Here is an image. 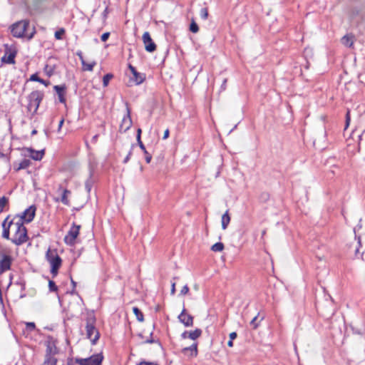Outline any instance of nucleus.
Wrapping results in <instances>:
<instances>
[{"instance_id":"1a4fd4ad","label":"nucleus","mask_w":365,"mask_h":365,"mask_svg":"<svg viewBox=\"0 0 365 365\" xmlns=\"http://www.w3.org/2000/svg\"><path fill=\"white\" fill-rule=\"evenodd\" d=\"M36 207L34 205H31L29 207L26 209L20 215L15 217L14 218H21L24 222H31L36 214Z\"/></svg>"},{"instance_id":"c9c22d12","label":"nucleus","mask_w":365,"mask_h":365,"mask_svg":"<svg viewBox=\"0 0 365 365\" xmlns=\"http://www.w3.org/2000/svg\"><path fill=\"white\" fill-rule=\"evenodd\" d=\"M351 121V115H350V110L347 109L345 116V128L344 129H346L350 123Z\"/></svg>"},{"instance_id":"7ed1b4c3","label":"nucleus","mask_w":365,"mask_h":365,"mask_svg":"<svg viewBox=\"0 0 365 365\" xmlns=\"http://www.w3.org/2000/svg\"><path fill=\"white\" fill-rule=\"evenodd\" d=\"M11 32L17 38L31 39L36 33L34 24H11Z\"/></svg>"},{"instance_id":"a18cd8bd","label":"nucleus","mask_w":365,"mask_h":365,"mask_svg":"<svg viewBox=\"0 0 365 365\" xmlns=\"http://www.w3.org/2000/svg\"><path fill=\"white\" fill-rule=\"evenodd\" d=\"M227 78H225L222 83V85L220 86V91H225L226 89V87H227Z\"/></svg>"},{"instance_id":"4468645a","label":"nucleus","mask_w":365,"mask_h":365,"mask_svg":"<svg viewBox=\"0 0 365 365\" xmlns=\"http://www.w3.org/2000/svg\"><path fill=\"white\" fill-rule=\"evenodd\" d=\"M143 41L145 46V50L148 52H152L155 50L156 46L152 41L150 36L148 32H145L143 35Z\"/></svg>"},{"instance_id":"2f4dec72","label":"nucleus","mask_w":365,"mask_h":365,"mask_svg":"<svg viewBox=\"0 0 365 365\" xmlns=\"http://www.w3.org/2000/svg\"><path fill=\"white\" fill-rule=\"evenodd\" d=\"M64 35H65V29H63V28H61L59 29L58 30H57L56 32H55V38L57 39V40H61L64 37Z\"/></svg>"},{"instance_id":"774afa93","label":"nucleus","mask_w":365,"mask_h":365,"mask_svg":"<svg viewBox=\"0 0 365 365\" xmlns=\"http://www.w3.org/2000/svg\"><path fill=\"white\" fill-rule=\"evenodd\" d=\"M71 282H72V284H73V287H75L76 286V282L73 280H71Z\"/></svg>"},{"instance_id":"4d7b16f0","label":"nucleus","mask_w":365,"mask_h":365,"mask_svg":"<svg viewBox=\"0 0 365 365\" xmlns=\"http://www.w3.org/2000/svg\"><path fill=\"white\" fill-rule=\"evenodd\" d=\"M138 365H158V364H153V363H149V362H146V361H142V362L139 363Z\"/></svg>"},{"instance_id":"0e129e2a","label":"nucleus","mask_w":365,"mask_h":365,"mask_svg":"<svg viewBox=\"0 0 365 365\" xmlns=\"http://www.w3.org/2000/svg\"><path fill=\"white\" fill-rule=\"evenodd\" d=\"M37 133V130H33L32 132H31V135H36Z\"/></svg>"},{"instance_id":"393cba45","label":"nucleus","mask_w":365,"mask_h":365,"mask_svg":"<svg viewBox=\"0 0 365 365\" xmlns=\"http://www.w3.org/2000/svg\"><path fill=\"white\" fill-rule=\"evenodd\" d=\"M361 246V237H357V242L354 243V245H349V250H352L354 252V255L356 257H358L359 255V247Z\"/></svg>"},{"instance_id":"5701e85b","label":"nucleus","mask_w":365,"mask_h":365,"mask_svg":"<svg viewBox=\"0 0 365 365\" xmlns=\"http://www.w3.org/2000/svg\"><path fill=\"white\" fill-rule=\"evenodd\" d=\"M31 165V160L29 159H24L20 163H14V168L16 171H19L20 170L26 169L29 168Z\"/></svg>"},{"instance_id":"a878e982","label":"nucleus","mask_w":365,"mask_h":365,"mask_svg":"<svg viewBox=\"0 0 365 365\" xmlns=\"http://www.w3.org/2000/svg\"><path fill=\"white\" fill-rule=\"evenodd\" d=\"M230 222V216L228 210H227L222 216V228L223 230L227 229L228 225Z\"/></svg>"},{"instance_id":"dca6fc26","label":"nucleus","mask_w":365,"mask_h":365,"mask_svg":"<svg viewBox=\"0 0 365 365\" xmlns=\"http://www.w3.org/2000/svg\"><path fill=\"white\" fill-rule=\"evenodd\" d=\"M52 348L50 345L47 346L45 360L42 365H56L57 359L51 354Z\"/></svg>"},{"instance_id":"c756f323","label":"nucleus","mask_w":365,"mask_h":365,"mask_svg":"<svg viewBox=\"0 0 365 365\" xmlns=\"http://www.w3.org/2000/svg\"><path fill=\"white\" fill-rule=\"evenodd\" d=\"M30 80L32 81L39 82L46 86L49 84L48 81H46L43 79L39 78L36 73L31 75L30 77Z\"/></svg>"},{"instance_id":"c03bdc74","label":"nucleus","mask_w":365,"mask_h":365,"mask_svg":"<svg viewBox=\"0 0 365 365\" xmlns=\"http://www.w3.org/2000/svg\"><path fill=\"white\" fill-rule=\"evenodd\" d=\"M109 36H110V33H108V32L103 34L101 37V41L103 42L106 41L108 40Z\"/></svg>"},{"instance_id":"473e14b6","label":"nucleus","mask_w":365,"mask_h":365,"mask_svg":"<svg viewBox=\"0 0 365 365\" xmlns=\"http://www.w3.org/2000/svg\"><path fill=\"white\" fill-rule=\"evenodd\" d=\"M199 14L201 17V19L202 21H205L207 19L208 16V10L207 7H202L200 10Z\"/></svg>"},{"instance_id":"4be33fe9","label":"nucleus","mask_w":365,"mask_h":365,"mask_svg":"<svg viewBox=\"0 0 365 365\" xmlns=\"http://www.w3.org/2000/svg\"><path fill=\"white\" fill-rule=\"evenodd\" d=\"M16 52L9 51H6L4 56L2 57L1 61L4 63L13 64L15 63Z\"/></svg>"},{"instance_id":"6e6d98bb","label":"nucleus","mask_w":365,"mask_h":365,"mask_svg":"<svg viewBox=\"0 0 365 365\" xmlns=\"http://www.w3.org/2000/svg\"><path fill=\"white\" fill-rule=\"evenodd\" d=\"M26 327L29 329H34L35 328V324L34 322H28L26 324Z\"/></svg>"},{"instance_id":"49530a36","label":"nucleus","mask_w":365,"mask_h":365,"mask_svg":"<svg viewBox=\"0 0 365 365\" xmlns=\"http://www.w3.org/2000/svg\"><path fill=\"white\" fill-rule=\"evenodd\" d=\"M144 153L145 155V161H146V163H149L151 160L152 157L146 150H145Z\"/></svg>"},{"instance_id":"20e7f679","label":"nucleus","mask_w":365,"mask_h":365,"mask_svg":"<svg viewBox=\"0 0 365 365\" xmlns=\"http://www.w3.org/2000/svg\"><path fill=\"white\" fill-rule=\"evenodd\" d=\"M96 317L93 314H90L86 319V336L91 340L93 344H95L99 339L100 334L96 329Z\"/></svg>"},{"instance_id":"a19ab883","label":"nucleus","mask_w":365,"mask_h":365,"mask_svg":"<svg viewBox=\"0 0 365 365\" xmlns=\"http://www.w3.org/2000/svg\"><path fill=\"white\" fill-rule=\"evenodd\" d=\"M76 54H77V56L79 57V58H80V60H81V61L82 66H86V61H85V60H84V58H83V53H82V52H81V51H78V52L76 53Z\"/></svg>"},{"instance_id":"338daca9","label":"nucleus","mask_w":365,"mask_h":365,"mask_svg":"<svg viewBox=\"0 0 365 365\" xmlns=\"http://www.w3.org/2000/svg\"><path fill=\"white\" fill-rule=\"evenodd\" d=\"M16 23L21 24V23H28L26 21H19Z\"/></svg>"},{"instance_id":"b1692460","label":"nucleus","mask_w":365,"mask_h":365,"mask_svg":"<svg viewBox=\"0 0 365 365\" xmlns=\"http://www.w3.org/2000/svg\"><path fill=\"white\" fill-rule=\"evenodd\" d=\"M9 220V216L4 220V221L2 223L3 227V232H2V237L5 239L9 240V234H10V230H11V227L9 226V223L8 225H6V222Z\"/></svg>"},{"instance_id":"423d86ee","label":"nucleus","mask_w":365,"mask_h":365,"mask_svg":"<svg viewBox=\"0 0 365 365\" xmlns=\"http://www.w3.org/2000/svg\"><path fill=\"white\" fill-rule=\"evenodd\" d=\"M44 96L43 91H34L28 96V106L27 109L29 111L32 112L33 114L36 113L41 102Z\"/></svg>"},{"instance_id":"cd10ccee","label":"nucleus","mask_w":365,"mask_h":365,"mask_svg":"<svg viewBox=\"0 0 365 365\" xmlns=\"http://www.w3.org/2000/svg\"><path fill=\"white\" fill-rule=\"evenodd\" d=\"M224 244L221 242H218L212 245L211 250L213 252H222L224 250Z\"/></svg>"},{"instance_id":"680f3d73","label":"nucleus","mask_w":365,"mask_h":365,"mask_svg":"<svg viewBox=\"0 0 365 365\" xmlns=\"http://www.w3.org/2000/svg\"><path fill=\"white\" fill-rule=\"evenodd\" d=\"M145 342H146V343H153V342H155V341L153 339H146Z\"/></svg>"},{"instance_id":"ea45409f","label":"nucleus","mask_w":365,"mask_h":365,"mask_svg":"<svg viewBox=\"0 0 365 365\" xmlns=\"http://www.w3.org/2000/svg\"><path fill=\"white\" fill-rule=\"evenodd\" d=\"M189 30L192 33H197L199 31L198 24H189Z\"/></svg>"},{"instance_id":"f257e3e1","label":"nucleus","mask_w":365,"mask_h":365,"mask_svg":"<svg viewBox=\"0 0 365 365\" xmlns=\"http://www.w3.org/2000/svg\"><path fill=\"white\" fill-rule=\"evenodd\" d=\"M9 226L14 232L10 240L14 245H21L28 240L27 230L21 218H13L9 222Z\"/></svg>"},{"instance_id":"052dcab7","label":"nucleus","mask_w":365,"mask_h":365,"mask_svg":"<svg viewBox=\"0 0 365 365\" xmlns=\"http://www.w3.org/2000/svg\"><path fill=\"white\" fill-rule=\"evenodd\" d=\"M227 346H228L229 347H232V346H233V340L230 339V340L227 341Z\"/></svg>"},{"instance_id":"2eb2a0df","label":"nucleus","mask_w":365,"mask_h":365,"mask_svg":"<svg viewBox=\"0 0 365 365\" xmlns=\"http://www.w3.org/2000/svg\"><path fill=\"white\" fill-rule=\"evenodd\" d=\"M181 352L185 356H188L190 357H195L197 356L198 351H197V343L195 342L190 346L185 347L182 349Z\"/></svg>"},{"instance_id":"37998d69","label":"nucleus","mask_w":365,"mask_h":365,"mask_svg":"<svg viewBox=\"0 0 365 365\" xmlns=\"http://www.w3.org/2000/svg\"><path fill=\"white\" fill-rule=\"evenodd\" d=\"M189 292V287L186 284L185 285L184 287H182V288L180 290V294L182 295H185L186 294H187Z\"/></svg>"},{"instance_id":"603ef678","label":"nucleus","mask_w":365,"mask_h":365,"mask_svg":"<svg viewBox=\"0 0 365 365\" xmlns=\"http://www.w3.org/2000/svg\"><path fill=\"white\" fill-rule=\"evenodd\" d=\"M128 68H129L130 71H131L132 74H133V75H135V72H136L137 71H136V69L135 68V67H134V66H133L132 65L129 64Z\"/></svg>"},{"instance_id":"3c124183","label":"nucleus","mask_w":365,"mask_h":365,"mask_svg":"<svg viewBox=\"0 0 365 365\" xmlns=\"http://www.w3.org/2000/svg\"><path fill=\"white\" fill-rule=\"evenodd\" d=\"M169 134H170V131H169V129H166L165 131H164V133H163V139H166L169 137Z\"/></svg>"},{"instance_id":"0eeeda50","label":"nucleus","mask_w":365,"mask_h":365,"mask_svg":"<svg viewBox=\"0 0 365 365\" xmlns=\"http://www.w3.org/2000/svg\"><path fill=\"white\" fill-rule=\"evenodd\" d=\"M103 359V356L98 354L86 359L76 358L75 359V363L79 365H101Z\"/></svg>"},{"instance_id":"f3484780","label":"nucleus","mask_w":365,"mask_h":365,"mask_svg":"<svg viewBox=\"0 0 365 365\" xmlns=\"http://www.w3.org/2000/svg\"><path fill=\"white\" fill-rule=\"evenodd\" d=\"M46 0H28L27 6L31 12H38L41 10L43 3Z\"/></svg>"},{"instance_id":"412c9836","label":"nucleus","mask_w":365,"mask_h":365,"mask_svg":"<svg viewBox=\"0 0 365 365\" xmlns=\"http://www.w3.org/2000/svg\"><path fill=\"white\" fill-rule=\"evenodd\" d=\"M27 152L30 154V157L35 160H40L43 158L44 155V150H34V149L29 148H26Z\"/></svg>"},{"instance_id":"ddd939ff","label":"nucleus","mask_w":365,"mask_h":365,"mask_svg":"<svg viewBox=\"0 0 365 365\" xmlns=\"http://www.w3.org/2000/svg\"><path fill=\"white\" fill-rule=\"evenodd\" d=\"M202 330L199 328L195 329L194 331H185L181 334V338L185 339L189 338L192 340H196L202 334Z\"/></svg>"},{"instance_id":"09e8293b","label":"nucleus","mask_w":365,"mask_h":365,"mask_svg":"<svg viewBox=\"0 0 365 365\" xmlns=\"http://www.w3.org/2000/svg\"><path fill=\"white\" fill-rule=\"evenodd\" d=\"M187 18L188 19L190 18V23H192V24L196 23L195 22V19L192 16V13H190V12L188 13Z\"/></svg>"},{"instance_id":"864d4df0","label":"nucleus","mask_w":365,"mask_h":365,"mask_svg":"<svg viewBox=\"0 0 365 365\" xmlns=\"http://www.w3.org/2000/svg\"><path fill=\"white\" fill-rule=\"evenodd\" d=\"M85 186H86V188L87 191H88V192H90V191H91V183H90V182H89V181H87V182H86Z\"/></svg>"},{"instance_id":"f03ea898","label":"nucleus","mask_w":365,"mask_h":365,"mask_svg":"<svg viewBox=\"0 0 365 365\" xmlns=\"http://www.w3.org/2000/svg\"><path fill=\"white\" fill-rule=\"evenodd\" d=\"M362 9L363 2L361 0L344 1V14L349 21H354L357 16H359Z\"/></svg>"},{"instance_id":"e2e57ef3","label":"nucleus","mask_w":365,"mask_h":365,"mask_svg":"<svg viewBox=\"0 0 365 365\" xmlns=\"http://www.w3.org/2000/svg\"><path fill=\"white\" fill-rule=\"evenodd\" d=\"M68 365H74L73 360V359H70V360L68 361Z\"/></svg>"},{"instance_id":"a211bd4d","label":"nucleus","mask_w":365,"mask_h":365,"mask_svg":"<svg viewBox=\"0 0 365 365\" xmlns=\"http://www.w3.org/2000/svg\"><path fill=\"white\" fill-rule=\"evenodd\" d=\"M354 39H355V36L354 34H352L351 33L346 34L341 38V43L344 46H345L348 48H351L354 45Z\"/></svg>"},{"instance_id":"bf43d9fd","label":"nucleus","mask_w":365,"mask_h":365,"mask_svg":"<svg viewBox=\"0 0 365 365\" xmlns=\"http://www.w3.org/2000/svg\"><path fill=\"white\" fill-rule=\"evenodd\" d=\"M175 292V283H173L172 284V287H171V294H174Z\"/></svg>"},{"instance_id":"e433bc0d","label":"nucleus","mask_w":365,"mask_h":365,"mask_svg":"<svg viewBox=\"0 0 365 365\" xmlns=\"http://www.w3.org/2000/svg\"><path fill=\"white\" fill-rule=\"evenodd\" d=\"M96 63L95 61H93L90 63H86V66H83V69L84 71H92L93 70V68L96 66Z\"/></svg>"},{"instance_id":"5fc2aeb1","label":"nucleus","mask_w":365,"mask_h":365,"mask_svg":"<svg viewBox=\"0 0 365 365\" xmlns=\"http://www.w3.org/2000/svg\"><path fill=\"white\" fill-rule=\"evenodd\" d=\"M63 123H64V119L62 118L60 121H59V123H58V132H59L63 125Z\"/></svg>"},{"instance_id":"69168bd1","label":"nucleus","mask_w":365,"mask_h":365,"mask_svg":"<svg viewBox=\"0 0 365 365\" xmlns=\"http://www.w3.org/2000/svg\"><path fill=\"white\" fill-rule=\"evenodd\" d=\"M97 138H98V135H96L93 137V141H96L97 140Z\"/></svg>"},{"instance_id":"c85d7f7f","label":"nucleus","mask_w":365,"mask_h":365,"mask_svg":"<svg viewBox=\"0 0 365 365\" xmlns=\"http://www.w3.org/2000/svg\"><path fill=\"white\" fill-rule=\"evenodd\" d=\"M133 312L134 314L135 315L137 319L139 322H143V320H144L143 314L138 307H134L133 308Z\"/></svg>"},{"instance_id":"6ab92c4d","label":"nucleus","mask_w":365,"mask_h":365,"mask_svg":"<svg viewBox=\"0 0 365 365\" xmlns=\"http://www.w3.org/2000/svg\"><path fill=\"white\" fill-rule=\"evenodd\" d=\"M58 190L61 191V202L66 205H70V201L68 200V196L71 195V191L67 189H63L61 185L58 187Z\"/></svg>"},{"instance_id":"39448f33","label":"nucleus","mask_w":365,"mask_h":365,"mask_svg":"<svg viewBox=\"0 0 365 365\" xmlns=\"http://www.w3.org/2000/svg\"><path fill=\"white\" fill-rule=\"evenodd\" d=\"M46 258L51 264V273L55 277L62 263V260L58 255L57 250L48 248L46 253Z\"/></svg>"},{"instance_id":"4c0bfd02","label":"nucleus","mask_w":365,"mask_h":365,"mask_svg":"<svg viewBox=\"0 0 365 365\" xmlns=\"http://www.w3.org/2000/svg\"><path fill=\"white\" fill-rule=\"evenodd\" d=\"M48 288L51 292H56L58 289L56 283L52 280H49L48 282Z\"/></svg>"},{"instance_id":"7c9ffc66","label":"nucleus","mask_w":365,"mask_h":365,"mask_svg":"<svg viewBox=\"0 0 365 365\" xmlns=\"http://www.w3.org/2000/svg\"><path fill=\"white\" fill-rule=\"evenodd\" d=\"M9 204V198L4 196L0 198V213L4 211V209Z\"/></svg>"},{"instance_id":"72a5a7b5","label":"nucleus","mask_w":365,"mask_h":365,"mask_svg":"<svg viewBox=\"0 0 365 365\" xmlns=\"http://www.w3.org/2000/svg\"><path fill=\"white\" fill-rule=\"evenodd\" d=\"M113 76L111 73L106 74L103 78V85L104 87H106L109 81L113 78Z\"/></svg>"},{"instance_id":"13d9d810","label":"nucleus","mask_w":365,"mask_h":365,"mask_svg":"<svg viewBox=\"0 0 365 365\" xmlns=\"http://www.w3.org/2000/svg\"><path fill=\"white\" fill-rule=\"evenodd\" d=\"M141 132H142L141 129L138 128L137 130V136H136L137 140L140 139Z\"/></svg>"},{"instance_id":"9d476101","label":"nucleus","mask_w":365,"mask_h":365,"mask_svg":"<svg viewBox=\"0 0 365 365\" xmlns=\"http://www.w3.org/2000/svg\"><path fill=\"white\" fill-rule=\"evenodd\" d=\"M13 258L9 255L4 254L0 259V274L9 270L11 267Z\"/></svg>"},{"instance_id":"f8f14e48","label":"nucleus","mask_w":365,"mask_h":365,"mask_svg":"<svg viewBox=\"0 0 365 365\" xmlns=\"http://www.w3.org/2000/svg\"><path fill=\"white\" fill-rule=\"evenodd\" d=\"M132 125V120L130 117V111L128 108H127V113L123 118L121 120V123L120 125V130L121 132H126Z\"/></svg>"},{"instance_id":"de8ad7c7","label":"nucleus","mask_w":365,"mask_h":365,"mask_svg":"<svg viewBox=\"0 0 365 365\" xmlns=\"http://www.w3.org/2000/svg\"><path fill=\"white\" fill-rule=\"evenodd\" d=\"M237 336V334L235 331L231 332L229 335L230 339L235 340Z\"/></svg>"},{"instance_id":"aec40b11","label":"nucleus","mask_w":365,"mask_h":365,"mask_svg":"<svg viewBox=\"0 0 365 365\" xmlns=\"http://www.w3.org/2000/svg\"><path fill=\"white\" fill-rule=\"evenodd\" d=\"M53 89L56 91V92L58 96L59 101L62 103H66V98H65L66 86H54Z\"/></svg>"},{"instance_id":"f704fd0d","label":"nucleus","mask_w":365,"mask_h":365,"mask_svg":"<svg viewBox=\"0 0 365 365\" xmlns=\"http://www.w3.org/2000/svg\"><path fill=\"white\" fill-rule=\"evenodd\" d=\"M269 199V194L267 192H263L259 195V200L262 202H266Z\"/></svg>"},{"instance_id":"79ce46f5","label":"nucleus","mask_w":365,"mask_h":365,"mask_svg":"<svg viewBox=\"0 0 365 365\" xmlns=\"http://www.w3.org/2000/svg\"><path fill=\"white\" fill-rule=\"evenodd\" d=\"M133 146H134V145H132L131 148H130V151H129L128 154L127 155V156H126V157L124 158V160H123V163H127L129 161V160H130V156H131V155H132V149H133Z\"/></svg>"},{"instance_id":"6e6552de","label":"nucleus","mask_w":365,"mask_h":365,"mask_svg":"<svg viewBox=\"0 0 365 365\" xmlns=\"http://www.w3.org/2000/svg\"><path fill=\"white\" fill-rule=\"evenodd\" d=\"M81 226L75 224L71 227L68 234L64 237V242L68 245H73L76 242V240L79 235Z\"/></svg>"},{"instance_id":"8fccbe9b","label":"nucleus","mask_w":365,"mask_h":365,"mask_svg":"<svg viewBox=\"0 0 365 365\" xmlns=\"http://www.w3.org/2000/svg\"><path fill=\"white\" fill-rule=\"evenodd\" d=\"M138 140V145H139L140 148L142 149V150H143V152H144L145 150H145V145H143V142L141 141V140H140V139H139V140Z\"/></svg>"},{"instance_id":"9b49d317","label":"nucleus","mask_w":365,"mask_h":365,"mask_svg":"<svg viewBox=\"0 0 365 365\" xmlns=\"http://www.w3.org/2000/svg\"><path fill=\"white\" fill-rule=\"evenodd\" d=\"M178 318L179 321L186 327H192L193 325L194 317L191 314L187 313L186 309L185 307H183Z\"/></svg>"},{"instance_id":"58836bf2","label":"nucleus","mask_w":365,"mask_h":365,"mask_svg":"<svg viewBox=\"0 0 365 365\" xmlns=\"http://www.w3.org/2000/svg\"><path fill=\"white\" fill-rule=\"evenodd\" d=\"M259 315V313L257 316H255L252 321L250 322V325L252 327L253 329H257L259 326V323L257 322V318Z\"/></svg>"},{"instance_id":"bb28decb","label":"nucleus","mask_w":365,"mask_h":365,"mask_svg":"<svg viewBox=\"0 0 365 365\" xmlns=\"http://www.w3.org/2000/svg\"><path fill=\"white\" fill-rule=\"evenodd\" d=\"M132 79L135 83V84L139 85L143 82L144 77H143V74L136 71L135 75H133Z\"/></svg>"}]
</instances>
